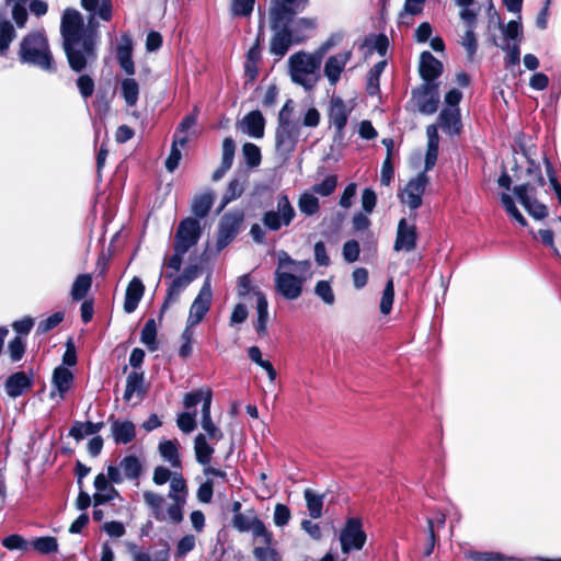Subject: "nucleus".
<instances>
[{
    "instance_id": "obj_1",
    "label": "nucleus",
    "mask_w": 561,
    "mask_h": 561,
    "mask_svg": "<svg viewBox=\"0 0 561 561\" xmlns=\"http://www.w3.org/2000/svg\"><path fill=\"white\" fill-rule=\"evenodd\" d=\"M61 35L64 49L73 71H82L89 62L96 58V34L93 30L84 27L79 11L67 9L61 19Z\"/></svg>"
},
{
    "instance_id": "obj_2",
    "label": "nucleus",
    "mask_w": 561,
    "mask_h": 561,
    "mask_svg": "<svg viewBox=\"0 0 561 561\" xmlns=\"http://www.w3.org/2000/svg\"><path fill=\"white\" fill-rule=\"evenodd\" d=\"M306 5L307 0H271L268 15L274 32L270 47L272 54L283 57L289 47L296 44L288 31V24Z\"/></svg>"
},
{
    "instance_id": "obj_3",
    "label": "nucleus",
    "mask_w": 561,
    "mask_h": 561,
    "mask_svg": "<svg viewBox=\"0 0 561 561\" xmlns=\"http://www.w3.org/2000/svg\"><path fill=\"white\" fill-rule=\"evenodd\" d=\"M310 270L309 260L296 261L287 252L279 251L274 272L276 291L288 300L299 298L304 284L311 277Z\"/></svg>"
},
{
    "instance_id": "obj_4",
    "label": "nucleus",
    "mask_w": 561,
    "mask_h": 561,
    "mask_svg": "<svg viewBox=\"0 0 561 561\" xmlns=\"http://www.w3.org/2000/svg\"><path fill=\"white\" fill-rule=\"evenodd\" d=\"M527 174L530 179L525 183L516 185L513 192L533 218L543 219L548 215V209L543 204L536 201L535 194L538 186H543L545 179L539 168L533 161H530V167L527 169Z\"/></svg>"
},
{
    "instance_id": "obj_5",
    "label": "nucleus",
    "mask_w": 561,
    "mask_h": 561,
    "mask_svg": "<svg viewBox=\"0 0 561 561\" xmlns=\"http://www.w3.org/2000/svg\"><path fill=\"white\" fill-rule=\"evenodd\" d=\"M201 234L202 228L197 219L192 217L183 219L174 234V253L164 261V264L174 271H179L184 254L198 242Z\"/></svg>"
},
{
    "instance_id": "obj_6",
    "label": "nucleus",
    "mask_w": 561,
    "mask_h": 561,
    "mask_svg": "<svg viewBox=\"0 0 561 561\" xmlns=\"http://www.w3.org/2000/svg\"><path fill=\"white\" fill-rule=\"evenodd\" d=\"M19 56L24 64H31L48 71L55 69L47 39L41 33H32L23 38Z\"/></svg>"
},
{
    "instance_id": "obj_7",
    "label": "nucleus",
    "mask_w": 561,
    "mask_h": 561,
    "mask_svg": "<svg viewBox=\"0 0 561 561\" xmlns=\"http://www.w3.org/2000/svg\"><path fill=\"white\" fill-rule=\"evenodd\" d=\"M321 66V55L298 51L288 59L289 75L291 80L306 89L314 87L318 76L317 71Z\"/></svg>"
},
{
    "instance_id": "obj_8",
    "label": "nucleus",
    "mask_w": 561,
    "mask_h": 561,
    "mask_svg": "<svg viewBox=\"0 0 561 561\" xmlns=\"http://www.w3.org/2000/svg\"><path fill=\"white\" fill-rule=\"evenodd\" d=\"M294 217V207L291 206L288 197L286 195H282L277 198L276 209L266 211L263 215L262 221L267 229L276 231L283 226H289Z\"/></svg>"
},
{
    "instance_id": "obj_9",
    "label": "nucleus",
    "mask_w": 561,
    "mask_h": 561,
    "mask_svg": "<svg viewBox=\"0 0 561 561\" xmlns=\"http://www.w3.org/2000/svg\"><path fill=\"white\" fill-rule=\"evenodd\" d=\"M244 219L241 210L226 213L220 219L217 236V249L221 250L228 245L239 233Z\"/></svg>"
},
{
    "instance_id": "obj_10",
    "label": "nucleus",
    "mask_w": 561,
    "mask_h": 561,
    "mask_svg": "<svg viewBox=\"0 0 561 561\" xmlns=\"http://www.w3.org/2000/svg\"><path fill=\"white\" fill-rule=\"evenodd\" d=\"M342 552L347 554L351 550H360L366 542V534L362 529L358 518H350L340 534Z\"/></svg>"
},
{
    "instance_id": "obj_11",
    "label": "nucleus",
    "mask_w": 561,
    "mask_h": 561,
    "mask_svg": "<svg viewBox=\"0 0 561 561\" xmlns=\"http://www.w3.org/2000/svg\"><path fill=\"white\" fill-rule=\"evenodd\" d=\"M299 135L297 122L278 123L276 129V151L284 158L288 157L296 147Z\"/></svg>"
},
{
    "instance_id": "obj_12",
    "label": "nucleus",
    "mask_w": 561,
    "mask_h": 561,
    "mask_svg": "<svg viewBox=\"0 0 561 561\" xmlns=\"http://www.w3.org/2000/svg\"><path fill=\"white\" fill-rule=\"evenodd\" d=\"M213 299V291L210 286V275H207L197 297L194 299L191 308L187 322L190 325L198 324L204 316L208 312Z\"/></svg>"
},
{
    "instance_id": "obj_13",
    "label": "nucleus",
    "mask_w": 561,
    "mask_h": 561,
    "mask_svg": "<svg viewBox=\"0 0 561 561\" xmlns=\"http://www.w3.org/2000/svg\"><path fill=\"white\" fill-rule=\"evenodd\" d=\"M428 184V176L425 172L417 174L410 180L404 190L399 193L400 201L410 209H416L422 205V195Z\"/></svg>"
},
{
    "instance_id": "obj_14",
    "label": "nucleus",
    "mask_w": 561,
    "mask_h": 561,
    "mask_svg": "<svg viewBox=\"0 0 561 561\" xmlns=\"http://www.w3.org/2000/svg\"><path fill=\"white\" fill-rule=\"evenodd\" d=\"M412 100L419 112L423 114L435 113L439 104L437 84L432 82L424 83L421 88L413 91Z\"/></svg>"
},
{
    "instance_id": "obj_15",
    "label": "nucleus",
    "mask_w": 561,
    "mask_h": 561,
    "mask_svg": "<svg viewBox=\"0 0 561 561\" xmlns=\"http://www.w3.org/2000/svg\"><path fill=\"white\" fill-rule=\"evenodd\" d=\"M416 239L417 233L415 225L409 224L407 219L402 218L398 224L393 250L397 252H411L416 248Z\"/></svg>"
},
{
    "instance_id": "obj_16",
    "label": "nucleus",
    "mask_w": 561,
    "mask_h": 561,
    "mask_svg": "<svg viewBox=\"0 0 561 561\" xmlns=\"http://www.w3.org/2000/svg\"><path fill=\"white\" fill-rule=\"evenodd\" d=\"M352 57L351 50H344L341 53H337L336 55H333L328 58L324 65V75L328 78L329 82L334 85L339 79L340 75L345 68L346 64Z\"/></svg>"
},
{
    "instance_id": "obj_17",
    "label": "nucleus",
    "mask_w": 561,
    "mask_h": 561,
    "mask_svg": "<svg viewBox=\"0 0 561 561\" xmlns=\"http://www.w3.org/2000/svg\"><path fill=\"white\" fill-rule=\"evenodd\" d=\"M351 110L346 106L343 100L336 98L331 100L329 119L335 127L339 136H342L343 129L346 126L347 118Z\"/></svg>"
},
{
    "instance_id": "obj_18",
    "label": "nucleus",
    "mask_w": 561,
    "mask_h": 561,
    "mask_svg": "<svg viewBox=\"0 0 561 561\" xmlns=\"http://www.w3.org/2000/svg\"><path fill=\"white\" fill-rule=\"evenodd\" d=\"M211 393H206L205 403L202 407V428L206 432V436L211 440H220L224 436L222 432L215 425L210 415Z\"/></svg>"
},
{
    "instance_id": "obj_19",
    "label": "nucleus",
    "mask_w": 561,
    "mask_h": 561,
    "mask_svg": "<svg viewBox=\"0 0 561 561\" xmlns=\"http://www.w3.org/2000/svg\"><path fill=\"white\" fill-rule=\"evenodd\" d=\"M443 70L442 62L436 59L430 51H424L420 60V73L426 82H432Z\"/></svg>"
},
{
    "instance_id": "obj_20",
    "label": "nucleus",
    "mask_w": 561,
    "mask_h": 561,
    "mask_svg": "<svg viewBox=\"0 0 561 561\" xmlns=\"http://www.w3.org/2000/svg\"><path fill=\"white\" fill-rule=\"evenodd\" d=\"M32 387V377L24 371L11 375L5 381V391L11 398L23 394Z\"/></svg>"
},
{
    "instance_id": "obj_21",
    "label": "nucleus",
    "mask_w": 561,
    "mask_h": 561,
    "mask_svg": "<svg viewBox=\"0 0 561 561\" xmlns=\"http://www.w3.org/2000/svg\"><path fill=\"white\" fill-rule=\"evenodd\" d=\"M94 486L98 491L93 496L94 505L105 504L118 496V492L103 473L95 477Z\"/></svg>"
},
{
    "instance_id": "obj_22",
    "label": "nucleus",
    "mask_w": 561,
    "mask_h": 561,
    "mask_svg": "<svg viewBox=\"0 0 561 561\" xmlns=\"http://www.w3.org/2000/svg\"><path fill=\"white\" fill-rule=\"evenodd\" d=\"M317 26V22L310 18H300L298 20L291 19V22L288 24V31L295 39V43L299 44L304 42L309 33L313 31Z\"/></svg>"
},
{
    "instance_id": "obj_23",
    "label": "nucleus",
    "mask_w": 561,
    "mask_h": 561,
    "mask_svg": "<svg viewBox=\"0 0 561 561\" xmlns=\"http://www.w3.org/2000/svg\"><path fill=\"white\" fill-rule=\"evenodd\" d=\"M264 39V16L261 14L260 25H259V33L255 39L254 45L249 49L247 54V61H245V71L247 73L253 78L255 75V64L261 58V49L260 45L261 42Z\"/></svg>"
},
{
    "instance_id": "obj_24",
    "label": "nucleus",
    "mask_w": 561,
    "mask_h": 561,
    "mask_svg": "<svg viewBox=\"0 0 561 561\" xmlns=\"http://www.w3.org/2000/svg\"><path fill=\"white\" fill-rule=\"evenodd\" d=\"M144 291L145 286L139 278L134 277L129 283L125 295L124 310L127 313H131L136 310L138 302L144 295Z\"/></svg>"
},
{
    "instance_id": "obj_25",
    "label": "nucleus",
    "mask_w": 561,
    "mask_h": 561,
    "mask_svg": "<svg viewBox=\"0 0 561 561\" xmlns=\"http://www.w3.org/2000/svg\"><path fill=\"white\" fill-rule=\"evenodd\" d=\"M242 131L254 137L261 138L264 135V118L259 111H253L245 115L241 122Z\"/></svg>"
},
{
    "instance_id": "obj_26",
    "label": "nucleus",
    "mask_w": 561,
    "mask_h": 561,
    "mask_svg": "<svg viewBox=\"0 0 561 561\" xmlns=\"http://www.w3.org/2000/svg\"><path fill=\"white\" fill-rule=\"evenodd\" d=\"M111 431L117 444H128L136 435L135 425L129 421H113Z\"/></svg>"
},
{
    "instance_id": "obj_27",
    "label": "nucleus",
    "mask_w": 561,
    "mask_h": 561,
    "mask_svg": "<svg viewBox=\"0 0 561 561\" xmlns=\"http://www.w3.org/2000/svg\"><path fill=\"white\" fill-rule=\"evenodd\" d=\"M215 449L207 442V436L205 434H197L194 438V453L195 458L198 463L202 466H208L211 460V456Z\"/></svg>"
},
{
    "instance_id": "obj_28",
    "label": "nucleus",
    "mask_w": 561,
    "mask_h": 561,
    "mask_svg": "<svg viewBox=\"0 0 561 561\" xmlns=\"http://www.w3.org/2000/svg\"><path fill=\"white\" fill-rule=\"evenodd\" d=\"M72 381L73 375L68 368L64 366L55 368L53 374V385L61 400L64 399L65 393L70 389Z\"/></svg>"
},
{
    "instance_id": "obj_29",
    "label": "nucleus",
    "mask_w": 561,
    "mask_h": 561,
    "mask_svg": "<svg viewBox=\"0 0 561 561\" xmlns=\"http://www.w3.org/2000/svg\"><path fill=\"white\" fill-rule=\"evenodd\" d=\"M117 59L127 75H134L135 66L131 59V39L126 35L123 36L122 44L117 47Z\"/></svg>"
},
{
    "instance_id": "obj_30",
    "label": "nucleus",
    "mask_w": 561,
    "mask_h": 561,
    "mask_svg": "<svg viewBox=\"0 0 561 561\" xmlns=\"http://www.w3.org/2000/svg\"><path fill=\"white\" fill-rule=\"evenodd\" d=\"M253 297H255L256 310H257V322H256L255 329L259 334H265L266 323L268 320V310H267L268 302H267L265 295L260 290H255L253 293Z\"/></svg>"
},
{
    "instance_id": "obj_31",
    "label": "nucleus",
    "mask_w": 561,
    "mask_h": 561,
    "mask_svg": "<svg viewBox=\"0 0 561 561\" xmlns=\"http://www.w3.org/2000/svg\"><path fill=\"white\" fill-rule=\"evenodd\" d=\"M180 443L176 439L164 440L159 444L160 455L164 460L170 462L173 468H181V459L179 455Z\"/></svg>"
},
{
    "instance_id": "obj_32",
    "label": "nucleus",
    "mask_w": 561,
    "mask_h": 561,
    "mask_svg": "<svg viewBox=\"0 0 561 561\" xmlns=\"http://www.w3.org/2000/svg\"><path fill=\"white\" fill-rule=\"evenodd\" d=\"M440 126L448 134H458L460 131V117L458 108H446L439 114Z\"/></svg>"
},
{
    "instance_id": "obj_33",
    "label": "nucleus",
    "mask_w": 561,
    "mask_h": 561,
    "mask_svg": "<svg viewBox=\"0 0 561 561\" xmlns=\"http://www.w3.org/2000/svg\"><path fill=\"white\" fill-rule=\"evenodd\" d=\"M119 468L124 478L137 480L142 473V463L136 456H126L119 461Z\"/></svg>"
},
{
    "instance_id": "obj_34",
    "label": "nucleus",
    "mask_w": 561,
    "mask_h": 561,
    "mask_svg": "<svg viewBox=\"0 0 561 561\" xmlns=\"http://www.w3.org/2000/svg\"><path fill=\"white\" fill-rule=\"evenodd\" d=\"M142 497L145 503L151 508L153 517L159 522H164L163 496L152 491H145Z\"/></svg>"
},
{
    "instance_id": "obj_35",
    "label": "nucleus",
    "mask_w": 561,
    "mask_h": 561,
    "mask_svg": "<svg viewBox=\"0 0 561 561\" xmlns=\"http://www.w3.org/2000/svg\"><path fill=\"white\" fill-rule=\"evenodd\" d=\"M92 285V277L90 274H80L73 282L70 290V296L73 300H82Z\"/></svg>"
},
{
    "instance_id": "obj_36",
    "label": "nucleus",
    "mask_w": 561,
    "mask_h": 561,
    "mask_svg": "<svg viewBox=\"0 0 561 561\" xmlns=\"http://www.w3.org/2000/svg\"><path fill=\"white\" fill-rule=\"evenodd\" d=\"M215 195L211 193H205L194 197L192 202V211L195 216L204 218L210 210Z\"/></svg>"
},
{
    "instance_id": "obj_37",
    "label": "nucleus",
    "mask_w": 561,
    "mask_h": 561,
    "mask_svg": "<svg viewBox=\"0 0 561 561\" xmlns=\"http://www.w3.org/2000/svg\"><path fill=\"white\" fill-rule=\"evenodd\" d=\"M188 285L190 284L182 276H178L175 279H173V282L171 283V285L168 288L165 301L163 302V305L161 307V314L167 310V308L169 307V305L171 302H174L178 300L181 293Z\"/></svg>"
},
{
    "instance_id": "obj_38",
    "label": "nucleus",
    "mask_w": 561,
    "mask_h": 561,
    "mask_svg": "<svg viewBox=\"0 0 561 561\" xmlns=\"http://www.w3.org/2000/svg\"><path fill=\"white\" fill-rule=\"evenodd\" d=\"M304 495L309 511V515L312 518L321 517L324 495L316 494L310 489H306Z\"/></svg>"
},
{
    "instance_id": "obj_39",
    "label": "nucleus",
    "mask_w": 561,
    "mask_h": 561,
    "mask_svg": "<svg viewBox=\"0 0 561 561\" xmlns=\"http://www.w3.org/2000/svg\"><path fill=\"white\" fill-rule=\"evenodd\" d=\"M187 494L186 482L182 474L174 472L170 480V492L168 497L172 501L185 500Z\"/></svg>"
},
{
    "instance_id": "obj_40",
    "label": "nucleus",
    "mask_w": 561,
    "mask_h": 561,
    "mask_svg": "<svg viewBox=\"0 0 561 561\" xmlns=\"http://www.w3.org/2000/svg\"><path fill=\"white\" fill-rule=\"evenodd\" d=\"M103 425L104 424L102 422H100V423H92V422L81 423V422H76L73 424V426L71 427L69 434H70V436H72L76 439L80 440L85 435L96 434L103 427Z\"/></svg>"
},
{
    "instance_id": "obj_41",
    "label": "nucleus",
    "mask_w": 561,
    "mask_h": 561,
    "mask_svg": "<svg viewBox=\"0 0 561 561\" xmlns=\"http://www.w3.org/2000/svg\"><path fill=\"white\" fill-rule=\"evenodd\" d=\"M144 373L133 371L128 375L126 380V389L124 399L129 401L134 393H142Z\"/></svg>"
},
{
    "instance_id": "obj_42",
    "label": "nucleus",
    "mask_w": 561,
    "mask_h": 561,
    "mask_svg": "<svg viewBox=\"0 0 561 561\" xmlns=\"http://www.w3.org/2000/svg\"><path fill=\"white\" fill-rule=\"evenodd\" d=\"M122 93L128 106H135L138 101L139 85L135 79L127 78L122 81Z\"/></svg>"
},
{
    "instance_id": "obj_43",
    "label": "nucleus",
    "mask_w": 561,
    "mask_h": 561,
    "mask_svg": "<svg viewBox=\"0 0 561 561\" xmlns=\"http://www.w3.org/2000/svg\"><path fill=\"white\" fill-rule=\"evenodd\" d=\"M455 3L461 8L460 10V19L465 21L468 26L472 27L476 24L478 18V10L471 9L470 7L474 4V0H454Z\"/></svg>"
},
{
    "instance_id": "obj_44",
    "label": "nucleus",
    "mask_w": 561,
    "mask_h": 561,
    "mask_svg": "<svg viewBox=\"0 0 561 561\" xmlns=\"http://www.w3.org/2000/svg\"><path fill=\"white\" fill-rule=\"evenodd\" d=\"M299 210L307 216H312L319 210V199L314 194L305 192L298 201Z\"/></svg>"
},
{
    "instance_id": "obj_45",
    "label": "nucleus",
    "mask_w": 561,
    "mask_h": 561,
    "mask_svg": "<svg viewBox=\"0 0 561 561\" xmlns=\"http://www.w3.org/2000/svg\"><path fill=\"white\" fill-rule=\"evenodd\" d=\"M156 337H157V328H156V322L153 319H149L142 331H141V342L147 345V347L149 348V351L153 352L158 348V343L156 341Z\"/></svg>"
},
{
    "instance_id": "obj_46",
    "label": "nucleus",
    "mask_w": 561,
    "mask_h": 561,
    "mask_svg": "<svg viewBox=\"0 0 561 561\" xmlns=\"http://www.w3.org/2000/svg\"><path fill=\"white\" fill-rule=\"evenodd\" d=\"M386 65V60H381L370 69L367 78V91L370 95H375L379 91V78L385 70Z\"/></svg>"
},
{
    "instance_id": "obj_47",
    "label": "nucleus",
    "mask_w": 561,
    "mask_h": 561,
    "mask_svg": "<svg viewBox=\"0 0 561 561\" xmlns=\"http://www.w3.org/2000/svg\"><path fill=\"white\" fill-rule=\"evenodd\" d=\"M248 355L252 362L266 370L271 381L276 379V370L268 360L262 359V353L257 346H251L248 350Z\"/></svg>"
},
{
    "instance_id": "obj_48",
    "label": "nucleus",
    "mask_w": 561,
    "mask_h": 561,
    "mask_svg": "<svg viewBox=\"0 0 561 561\" xmlns=\"http://www.w3.org/2000/svg\"><path fill=\"white\" fill-rule=\"evenodd\" d=\"M254 537V540L259 545H271L273 536L272 534L266 529L263 522L257 518L254 524L251 525L250 530Z\"/></svg>"
},
{
    "instance_id": "obj_49",
    "label": "nucleus",
    "mask_w": 561,
    "mask_h": 561,
    "mask_svg": "<svg viewBox=\"0 0 561 561\" xmlns=\"http://www.w3.org/2000/svg\"><path fill=\"white\" fill-rule=\"evenodd\" d=\"M364 46H366L369 51L376 50L379 55L385 56L389 46V41L383 34L373 35L365 39Z\"/></svg>"
},
{
    "instance_id": "obj_50",
    "label": "nucleus",
    "mask_w": 561,
    "mask_h": 561,
    "mask_svg": "<svg viewBox=\"0 0 561 561\" xmlns=\"http://www.w3.org/2000/svg\"><path fill=\"white\" fill-rule=\"evenodd\" d=\"M259 517L256 514L252 511L247 513H238L234 514L232 519V525L236 529H238L241 533L249 531L251 528V525L254 524V522Z\"/></svg>"
},
{
    "instance_id": "obj_51",
    "label": "nucleus",
    "mask_w": 561,
    "mask_h": 561,
    "mask_svg": "<svg viewBox=\"0 0 561 561\" xmlns=\"http://www.w3.org/2000/svg\"><path fill=\"white\" fill-rule=\"evenodd\" d=\"M468 556L473 561H519L513 557L492 551H471Z\"/></svg>"
},
{
    "instance_id": "obj_52",
    "label": "nucleus",
    "mask_w": 561,
    "mask_h": 561,
    "mask_svg": "<svg viewBox=\"0 0 561 561\" xmlns=\"http://www.w3.org/2000/svg\"><path fill=\"white\" fill-rule=\"evenodd\" d=\"M501 203L506 210V213L512 216L515 220H517L522 226H526L527 221L520 211L517 209L514 199L507 193L501 194Z\"/></svg>"
},
{
    "instance_id": "obj_53",
    "label": "nucleus",
    "mask_w": 561,
    "mask_h": 561,
    "mask_svg": "<svg viewBox=\"0 0 561 561\" xmlns=\"http://www.w3.org/2000/svg\"><path fill=\"white\" fill-rule=\"evenodd\" d=\"M393 298H394V286H393L392 278H390L385 286V289L382 291V297L380 300L379 308H380V312L382 314L390 313L392 304H393Z\"/></svg>"
},
{
    "instance_id": "obj_54",
    "label": "nucleus",
    "mask_w": 561,
    "mask_h": 561,
    "mask_svg": "<svg viewBox=\"0 0 561 561\" xmlns=\"http://www.w3.org/2000/svg\"><path fill=\"white\" fill-rule=\"evenodd\" d=\"M15 36L13 25L9 21L0 22V53H4Z\"/></svg>"
},
{
    "instance_id": "obj_55",
    "label": "nucleus",
    "mask_w": 561,
    "mask_h": 561,
    "mask_svg": "<svg viewBox=\"0 0 561 561\" xmlns=\"http://www.w3.org/2000/svg\"><path fill=\"white\" fill-rule=\"evenodd\" d=\"M245 178L243 180L233 179L228 184L227 191L224 195V204H228L229 202L237 199L240 197L244 191Z\"/></svg>"
},
{
    "instance_id": "obj_56",
    "label": "nucleus",
    "mask_w": 561,
    "mask_h": 561,
    "mask_svg": "<svg viewBox=\"0 0 561 561\" xmlns=\"http://www.w3.org/2000/svg\"><path fill=\"white\" fill-rule=\"evenodd\" d=\"M316 295L322 299V301L329 306L335 301V296L332 287L328 280H319L314 287Z\"/></svg>"
},
{
    "instance_id": "obj_57",
    "label": "nucleus",
    "mask_w": 561,
    "mask_h": 561,
    "mask_svg": "<svg viewBox=\"0 0 561 561\" xmlns=\"http://www.w3.org/2000/svg\"><path fill=\"white\" fill-rule=\"evenodd\" d=\"M337 184L336 176L330 175L325 178L321 183H317L311 187L312 194H319L321 196L331 195Z\"/></svg>"
},
{
    "instance_id": "obj_58",
    "label": "nucleus",
    "mask_w": 561,
    "mask_h": 561,
    "mask_svg": "<svg viewBox=\"0 0 561 561\" xmlns=\"http://www.w3.org/2000/svg\"><path fill=\"white\" fill-rule=\"evenodd\" d=\"M185 503V500L173 501L172 504L169 505L168 510L164 511L165 520L174 524H179L183 519L182 507Z\"/></svg>"
},
{
    "instance_id": "obj_59",
    "label": "nucleus",
    "mask_w": 561,
    "mask_h": 561,
    "mask_svg": "<svg viewBox=\"0 0 561 561\" xmlns=\"http://www.w3.org/2000/svg\"><path fill=\"white\" fill-rule=\"evenodd\" d=\"M460 44L467 50L468 58L472 59L477 51V48H478V43H477V38H476L474 32H473V26L472 27L468 26V30L461 37Z\"/></svg>"
},
{
    "instance_id": "obj_60",
    "label": "nucleus",
    "mask_w": 561,
    "mask_h": 561,
    "mask_svg": "<svg viewBox=\"0 0 561 561\" xmlns=\"http://www.w3.org/2000/svg\"><path fill=\"white\" fill-rule=\"evenodd\" d=\"M255 0H232L231 13L233 16H248L251 14Z\"/></svg>"
},
{
    "instance_id": "obj_61",
    "label": "nucleus",
    "mask_w": 561,
    "mask_h": 561,
    "mask_svg": "<svg viewBox=\"0 0 561 561\" xmlns=\"http://www.w3.org/2000/svg\"><path fill=\"white\" fill-rule=\"evenodd\" d=\"M34 549L41 553H50L57 551L58 543L54 537L37 538L32 542Z\"/></svg>"
},
{
    "instance_id": "obj_62",
    "label": "nucleus",
    "mask_w": 561,
    "mask_h": 561,
    "mask_svg": "<svg viewBox=\"0 0 561 561\" xmlns=\"http://www.w3.org/2000/svg\"><path fill=\"white\" fill-rule=\"evenodd\" d=\"M196 412H183L178 415L176 424L183 433H191L196 427Z\"/></svg>"
},
{
    "instance_id": "obj_63",
    "label": "nucleus",
    "mask_w": 561,
    "mask_h": 561,
    "mask_svg": "<svg viewBox=\"0 0 561 561\" xmlns=\"http://www.w3.org/2000/svg\"><path fill=\"white\" fill-rule=\"evenodd\" d=\"M253 554L257 561H279L277 552L271 548V545L256 546Z\"/></svg>"
},
{
    "instance_id": "obj_64",
    "label": "nucleus",
    "mask_w": 561,
    "mask_h": 561,
    "mask_svg": "<svg viewBox=\"0 0 561 561\" xmlns=\"http://www.w3.org/2000/svg\"><path fill=\"white\" fill-rule=\"evenodd\" d=\"M243 156L250 167H256L261 162V152L256 145L248 142L242 147Z\"/></svg>"
}]
</instances>
